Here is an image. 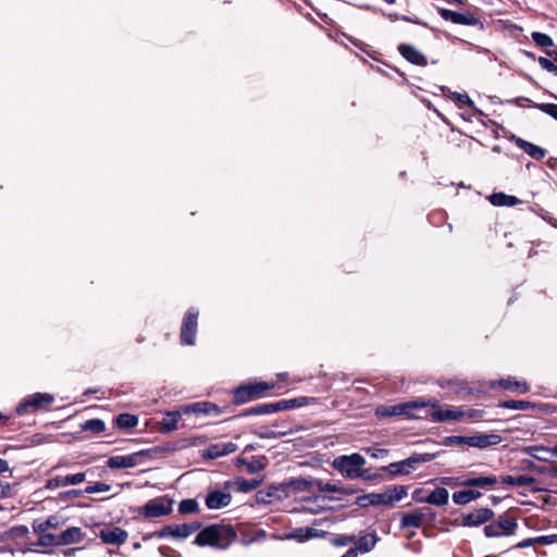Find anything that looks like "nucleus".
I'll list each match as a JSON object with an SVG mask.
<instances>
[{
  "mask_svg": "<svg viewBox=\"0 0 557 557\" xmlns=\"http://www.w3.org/2000/svg\"><path fill=\"white\" fill-rule=\"evenodd\" d=\"M86 474L84 472H78L75 474L65 475V483L67 485H76L85 481Z\"/></svg>",
  "mask_w": 557,
  "mask_h": 557,
  "instance_id": "nucleus-55",
  "label": "nucleus"
},
{
  "mask_svg": "<svg viewBox=\"0 0 557 557\" xmlns=\"http://www.w3.org/2000/svg\"><path fill=\"white\" fill-rule=\"evenodd\" d=\"M255 434L260 438H278L287 434V432H275L270 428H260Z\"/></svg>",
  "mask_w": 557,
  "mask_h": 557,
  "instance_id": "nucleus-47",
  "label": "nucleus"
},
{
  "mask_svg": "<svg viewBox=\"0 0 557 557\" xmlns=\"http://www.w3.org/2000/svg\"><path fill=\"white\" fill-rule=\"evenodd\" d=\"M367 451L370 454L372 458H383L387 455V449L383 448H368Z\"/></svg>",
  "mask_w": 557,
  "mask_h": 557,
  "instance_id": "nucleus-63",
  "label": "nucleus"
},
{
  "mask_svg": "<svg viewBox=\"0 0 557 557\" xmlns=\"http://www.w3.org/2000/svg\"><path fill=\"white\" fill-rule=\"evenodd\" d=\"M317 535V530L312 528H298L287 535V539H295L304 542Z\"/></svg>",
  "mask_w": 557,
  "mask_h": 557,
  "instance_id": "nucleus-41",
  "label": "nucleus"
},
{
  "mask_svg": "<svg viewBox=\"0 0 557 557\" xmlns=\"http://www.w3.org/2000/svg\"><path fill=\"white\" fill-rule=\"evenodd\" d=\"M99 537L106 544L120 545L126 541L127 532L119 527L104 528L100 531Z\"/></svg>",
  "mask_w": 557,
  "mask_h": 557,
  "instance_id": "nucleus-20",
  "label": "nucleus"
},
{
  "mask_svg": "<svg viewBox=\"0 0 557 557\" xmlns=\"http://www.w3.org/2000/svg\"><path fill=\"white\" fill-rule=\"evenodd\" d=\"M54 397L48 393H34L24 398L16 407L18 416H26L30 410H46L53 403Z\"/></svg>",
  "mask_w": 557,
  "mask_h": 557,
  "instance_id": "nucleus-5",
  "label": "nucleus"
},
{
  "mask_svg": "<svg viewBox=\"0 0 557 557\" xmlns=\"http://www.w3.org/2000/svg\"><path fill=\"white\" fill-rule=\"evenodd\" d=\"M482 496V493L475 490H462L453 494V502L457 505H467Z\"/></svg>",
  "mask_w": 557,
  "mask_h": 557,
  "instance_id": "nucleus-30",
  "label": "nucleus"
},
{
  "mask_svg": "<svg viewBox=\"0 0 557 557\" xmlns=\"http://www.w3.org/2000/svg\"><path fill=\"white\" fill-rule=\"evenodd\" d=\"M235 530L227 524H211L199 531L194 540L197 546L226 549L236 540Z\"/></svg>",
  "mask_w": 557,
  "mask_h": 557,
  "instance_id": "nucleus-1",
  "label": "nucleus"
},
{
  "mask_svg": "<svg viewBox=\"0 0 557 557\" xmlns=\"http://www.w3.org/2000/svg\"><path fill=\"white\" fill-rule=\"evenodd\" d=\"M463 417L465 411L456 407L438 408L431 412V420L434 422L457 421Z\"/></svg>",
  "mask_w": 557,
  "mask_h": 557,
  "instance_id": "nucleus-21",
  "label": "nucleus"
},
{
  "mask_svg": "<svg viewBox=\"0 0 557 557\" xmlns=\"http://www.w3.org/2000/svg\"><path fill=\"white\" fill-rule=\"evenodd\" d=\"M83 493H84L83 490H69V491L60 493L59 497L62 500H70V499H73L75 497L83 495Z\"/></svg>",
  "mask_w": 557,
  "mask_h": 557,
  "instance_id": "nucleus-60",
  "label": "nucleus"
},
{
  "mask_svg": "<svg viewBox=\"0 0 557 557\" xmlns=\"http://www.w3.org/2000/svg\"><path fill=\"white\" fill-rule=\"evenodd\" d=\"M532 40L536 46L541 48H549L554 46V41L550 36L541 32H533L531 34Z\"/></svg>",
  "mask_w": 557,
  "mask_h": 557,
  "instance_id": "nucleus-45",
  "label": "nucleus"
},
{
  "mask_svg": "<svg viewBox=\"0 0 557 557\" xmlns=\"http://www.w3.org/2000/svg\"><path fill=\"white\" fill-rule=\"evenodd\" d=\"M201 528L198 521L183 524H169L161 528L157 533V539L173 537L185 540Z\"/></svg>",
  "mask_w": 557,
  "mask_h": 557,
  "instance_id": "nucleus-8",
  "label": "nucleus"
},
{
  "mask_svg": "<svg viewBox=\"0 0 557 557\" xmlns=\"http://www.w3.org/2000/svg\"><path fill=\"white\" fill-rule=\"evenodd\" d=\"M287 485L293 492H310L315 486V480L298 478L290 480Z\"/></svg>",
  "mask_w": 557,
  "mask_h": 557,
  "instance_id": "nucleus-34",
  "label": "nucleus"
},
{
  "mask_svg": "<svg viewBox=\"0 0 557 557\" xmlns=\"http://www.w3.org/2000/svg\"><path fill=\"white\" fill-rule=\"evenodd\" d=\"M81 429L86 432L99 434L106 430V424L101 419H90L85 421Z\"/></svg>",
  "mask_w": 557,
  "mask_h": 557,
  "instance_id": "nucleus-43",
  "label": "nucleus"
},
{
  "mask_svg": "<svg viewBox=\"0 0 557 557\" xmlns=\"http://www.w3.org/2000/svg\"><path fill=\"white\" fill-rule=\"evenodd\" d=\"M333 545L337 547L346 546L350 543H356V536L354 535H338L332 540Z\"/></svg>",
  "mask_w": 557,
  "mask_h": 557,
  "instance_id": "nucleus-53",
  "label": "nucleus"
},
{
  "mask_svg": "<svg viewBox=\"0 0 557 557\" xmlns=\"http://www.w3.org/2000/svg\"><path fill=\"white\" fill-rule=\"evenodd\" d=\"M484 411L480 409H469L465 411V417L468 420H476L483 417Z\"/></svg>",
  "mask_w": 557,
  "mask_h": 557,
  "instance_id": "nucleus-61",
  "label": "nucleus"
},
{
  "mask_svg": "<svg viewBox=\"0 0 557 557\" xmlns=\"http://www.w3.org/2000/svg\"><path fill=\"white\" fill-rule=\"evenodd\" d=\"M9 534H10L11 537H14V539L26 536L28 534V528L25 527V525L13 527L9 531Z\"/></svg>",
  "mask_w": 557,
  "mask_h": 557,
  "instance_id": "nucleus-59",
  "label": "nucleus"
},
{
  "mask_svg": "<svg viewBox=\"0 0 557 557\" xmlns=\"http://www.w3.org/2000/svg\"><path fill=\"white\" fill-rule=\"evenodd\" d=\"M178 512L181 515H191L199 512V504L194 498L183 499L178 504Z\"/></svg>",
  "mask_w": 557,
  "mask_h": 557,
  "instance_id": "nucleus-40",
  "label": "nucleus"
},
{
  "mask_svg": "<svg viewBox=\"0 0 557 557\" xmlns=\"http://www.w3.org/2000/svg\"><path fill=\"white\" fill-rule=\"evenodd\" d=\"M273 385H270L265 382L239 385L233 392V400L237 405L246 404L261 397L264 392L271 389Z\"/></svg>",
  "mask_w": 557,
  "mask_h": 557,
  "instance_id": "nucleus-4",
  "label": "nucleus"
},
{
  "mask_svg": "<svg viewBox=\"0 0 557 557\" xmlns=\"http://www.w3.org/2000/svg\"><path fill=\"white\" fill-rule=\"evenodd\" d=\"M469 436H462V435H450L445 437L444 444L446 446H454V445H468Z\"/></svg>",
  "mask_w": 557,
  "mask_h": 557,
  "instance_id": "nucleus-51",
  "label": "nucleus"
},
{
  "mask_svg": "<svg viewBox=\"0 0 557 557\" xmlns=\"http://www.w3.org/2000/svg\"><path fill=\"white\" fill-rule=\"evenodd\" d=\"M366 465V459L358 453L350 455H341L334 458L332 467L344 478L349 480L358 479L361 468Z\"/></svg>",
  "mask_w": 557,
  "mask_h": 557,
  "instance_id": "nucleus-3",
  "label": "nucleus"
},
{
  "mask_svg": "<svg viewBox=\"0 0 557 557\" xmlns=\"http://www.w3.org/2000/svg\"><path fill=\"white\" fill-rule=\"evenodd\" d=\"M525 453L536 460L548 462L554 457L553 447H545L542 445H534L525 448Z\"/></svg>",
  "mask_w": 557,
  "mask_h": 557,
  "instance_id": "nucleus-25",
  "label": "nucleus"
},
{
  "mask_svg": "<svg viewBox=\"0 0 557 557\" xmlns=\"http://www.w3.org/2000/svg\"><path fill=\"white\" fill-rule=\"evenodd\" d=\"M64 486H66L65 476H61V475L49 479L45 485V487L47 490H55L58 487H64Z\"/></svg>",
  "mask_w": 557,
  "mask_h": 557,
  "instance_id": "nucleus-52",
  "label": "nucleus"
},
{
  "mask_svg": "<svg viewBox=\"0 0 557 557\" xmlns=\"http://www.w3.org/2000/svg\"><path fill=\"white\" fill-rule=\"evenodd\" d=\"M314 488H317L320 492H331V493L349 494V493L354 492V491L349 492L337 484H333L330 482H323L322 480H315Z\"/></svg>",
  "mask_w": 557,
  "mask_h": 557,
  "instance_id": "nucleus-42",
  "label": "nucleus"
},
{
  "mask_svg": "<svg viewBox=\"0 0 557 557\" xmlns=\"http://www.w3.org/2000/svg\"><path fill=\"white\" fill-rule=\"evenodd\" d=\"M199 311L196 308H189L184 315L181 329V342L184 345H194L198 327Z\"/></svg>",
  "mask_w": 557,
  "mask_h": 557,
  "instance_id": "nucleus-10",
  "label": "nucleus"
},
{
  "mask_svg": "<svg viewBox=\"0 0 557 557\" xmlns=\"http://www.w3.org/2000/svg\"><path fill=\"white\" fill-rule=\"evenodd\" d=\"M499 386L509 389V391H519L521 393L528 392V386L525 383H520L518 381L511 380V379H502L498 382Z\"/></svg>",
  "mask_w": 557,
  "mask_h": 557,
  "instance_id": "nucleus-44",
  "label": "nucleus"
},
{
  "mask_svg": "<svg viewBox=\"0 0 557 557\" xmlns=\"http://www.w3.org/2000/svg\"><path fill=\"white\" fill-rule=\"evenodd\" d=\"M181 418L178 412H166L161 421L160 430L162 433H171L177 429V423Z\"/></svg>",
  "mask_w": 557,
  "mask_h": 557,
  "instance_id": "nucleus-35",
  "label": "nucleus"
},
{
  "mask_svg": "<svg viewBox=\"0 0 557 557\" xmlns=\"http://www.w3.org/2000/svg\"><path fill=\"white\" fill-rule=\"evenodd\" d=\"M39 536L36 542H32L30 546L28 547L29 550L36 549L34 546H40V547H51V546H59V539L57 535L52 533H38Z\"/></svg>",
  "mask_w": 557,
  "mask_h": 557,
  "instance_id": "nucleus-33",
  "label": "nucleus"
},
{
  "mask_svg": "<svg viewBox=\"0 0 557 557\" xmlns=\"http://www.w3.org/2000/svg\"><path fill=\"white\" fill-rule=\"evenodd\" d=\"M111 490V486L103 482H96L94 484L88 485L84 493L87 494H94V493H102V492H109Z\"/></svg>",
  "mask_w": 557,
  "mask_h": 557,
  "instance_id": "nucleus-50",
  "label": "nucleus"
},
{
  "mask_svg": "<svg viewBox=\"0 0 557 557\" xmlns=\"http://www.w3.org/2000/svg\"><path fill=\"white\" fill-rule=\"evenodd\" d=\"M556 541H557L556 534L541 535V536L534 537L535 545H550V544H554Z\"/></svg>",
  "mask_w": 557,
  "mask_h": 557,
  "instance_id": "nucleus-57",
  "label": "nucleus"
},
{
  "mask_svg": "<svg viewBox=\"0 0 557 557\" xmlns=\"http://www.w3.org/2000/svg\"><path fill=\"white\" fill-rule=\"evenodd\" d=\"M440 15L445 21H450L454 24L467 26H482V22L478 16L470 12H456L448 9H440Z\"/></svg>",
  "mask_w": 557,
  "mask_h": 557,
  "instance_id": "nucleus-13",
  "label": "nucleus"
},
{
  "mask_svg": "<svg viewBox=\"0 0 557 557\" xmlns=\"http://www.w3.org/2000/svg\"><path fill=\"white\" fill-rule=\"evenodd\" d=\"M510 140L534 160H542L547 154L546 149L535 144H532L525 139H522L518 136L512 135Z\"/></svg>",
  "mask_w": 557,
  "mask_h": 557,
  "instance_id": "nucleus-18",
  "label": "nucleus"
},
{
  "mask_svg": "<svg viewBox=\"0 0 557 557\" xmlns=\"http://www.w3.org/2000/svg\"><path fill=\"white\" fill-rule=\"evenodd\" d=\"M187 412L210 414L211 412H218L219 408L212 403H195L187 407Z\"/></svg>",
  "mask_w": 557,
  "mask_h": 557,
  "instance_id": "nucleus-37",
  "label": "nucleus"
},
{
  "mask_svg": "<svg viewBox=\"0 0 557 557\" xmlns=\"http://www.w3.org/2000/svg\"><path fill=\"white\" fill-rule=\"evenodd\" d=\"M358 479H362L364 481H376V480H381V475L377 473L371 472L370 469H364L362 467L358 474Z\"/></svg>",
  "mask_w": 557,
  "mask_h": 557,
  "instance_id": "nucleus-56",
  "label": "nucleus"
},
{
  "mask_svg": "<svg viewBox=\"0 0 557 557\" xmlns=\"http://www.w3.org/2000/svg\"><path fill=\"white\" fill-rule=\"evenodd\" d=\"M414 499L418 503L430 504L434 506H445L449 499L448 490L445 487H436L432 492H430L425 497H416V493L413 494Z\"/></svg>",
  "mask_w": 557,
  "mask_h": 557,
  "instance_id": "nucleus-22",
  "label": "nucleus"
},
{
  "mask_svg": "<svg viewBox=\"0 0 557 557\" xmlns=\"http://www.w3.org/2000/svg\"><path fill=\"white\" fill-rule=\"evenodd\" d=\"M377 537L374 534H366L357 541V548L361 553H369L376 544Z\"/></svg>",
  "mask_w": 557,
  "mask_h": 557,
  "instance_id": "nucleus-39",
  "label": "nucleus"
},
{
  "mask_svg": "<svg viewBox=\"0 0 557 557\" xmlns=\"http://www.w3.org/2000/svg\"><path fill=\"white\" fill-rule=\"evenodd\" d=\"M494 512L490 508H479L461 517V525L478 527L490 521Z\"/></svg>",
  "mask_w": 557,
  "mask_h": 557,
  "instance_id": "nucleus-15",
  "label": "nucleus"
},
{
  "mask_svg": "<svg viewBox=\"0 0 557 557\" xmlns=\"http://www.w3.org/2000/svg\"><path fill=\"white\" fill-rule=\"evenodd\" d=\"M398 51L408 62L414 65L425 66L428 64L425 55L411 45L400 44Z\"/></svg>",
  "mask_w": 557,
  "mask_h": 557,
  "instance_id": "nucleus-23",
  "label": "nucleus"
},
{
  "mask_svg": "<svg viewBox=\"0 0 557 557\" xmlns=\"http://www.w3.org/2000/svg\"><path fill=\"white\" fill-rule=\"evenodd\" d=\"M499 483V480L496 475H480V476H469L461 482L462 486L466 487H480V488H491L494 485Z\"/></svg>",
  "mask_w": 557,
  "mask_h": 557,
  "instance_id": "nucleus-24",
  "label": "nucleus"
},
{
  "mask_svg": "<svg viewBox=\"0 0 557 557\" xmlns=\"http://www.w3.org/2000/svg\"><path fill=\"white\" fill-rule=\"evenodd\" d=\"M488 200L493 206L497 207H513L521 202L517 197L505 193H494L488 197Z\"/></svg>",
  "mask_w": 557,
  "mask_h": 557,
  "instance_id": "nucleus-28",
  "label": "nucleus"
},
{
  "mask_svg": "<svg viewBox=\"0 0 557 557\" xmlns=\"http://www.w3.org/2000/svg\"><path fill=\"white\" fill-rule=\"evenodd\" d=\"M12 485L10 483L0 482V499L7 498L11 495Z\"/></svg>",
  "mask_w": 557,
  "mask_h": 557,
  "instance_id": "nucleus-62",
  "label": "nucleus"
},
{
  "mask_svg": "<svg viewBox=\"0 0 557 557\" xmlns=\"http://www.w3.org/2000/svg\"><path fill=\"white\" fill-rule=\"evenodd\" d=\"M277 412V409L275 407V403H269V404H259L253 407L245 409L240 416L242 417H249V416H262V414H269Z\"/></svg>",
  "mask_w": 557,
  "mask_h": 557,
  "instance_id": "nucleus-31",
  "label": "nucleus"
},
{
  "mask_svg": "<svg viewBox=\"0 0 557 557\" xmlns=\"http://www.w3.org/2000/svg\"><path fill=\"white\" fill-rule=\"evenodd\" d=\"M172 504L171 499L153 498L145 504L140 512L147 518L168 516L172 512Z\"/></svg>",
  "mask_w": 557,
  "mask_h": 557,
  "instance_id": "nucleus-12",
  "label": "nucleus"
},
{
  "mask_svg": "<svg viewBox=\"0 0 557 557\" xmlns=\"http://www.w3.org/2000/svg\"><path fill=\"white\" fill-rule=\"evenodd\" d=\"M325 497L322 496H312V497H305L301 500V509L302 511L310 512V513H320L325 509L324 505L319 504L320 502H324Z\"/></svg>",
  "mask_w": 557,
  "mask_h": 557,
  "instance_id": "nucleus-29",
  "label": "nucleus"
},
{
  "mask_svg": "<svg viewBox=\"0 0 557 557\" xmlns=\"http://www.w3.org/2000/svg\"><path fill=\"white\" fill-rule=\"evenodd\" d=\"M145 450H140L131 455L124 456H112L107 460V466L110 469H127L133 468L138 465V458L144 456Z\"/></svg>",
  "mask_w": 557,
  "mask_h": 557,
  "instance_id": "nucleus-17",
  "label": "nucleus"
},
{
  "mask_svg": "<svg viewBox=\"0 0 557 557\" xmlns=\"http://www.w3.org/2000/svg\"><path fill=\"white\" fill-rule=\"evenodd\" d=\"M406 496L407 487L404 485H395L391 488H387L383 493H369L360 495L356 498L355 504L361 508L379 505L392 506L395 503L400 502Z\"/></svg>",
  "mask_w": 557,
  "mask_h": 557,
  "instance_id": "nucleus-2",
  "label": "nucleus"
},
{
  "mask_svg": "<svg viewBox=\"0 0 557 557\" xmlns=\"http://www.w3.org/2000/svg\"><path fill=\"white\" fill-rule=\"evenodd\" d=\"M435 518V512L429 507L419 508L412 512L405 513L400 520L403 529L420 528L423 523L432 522Z\"/></svg>",
  "mask_w": 557,
  "mask_h": 557,
  "instance_id": "nucleus-11",
  "label": "nucleus"
},
{
  "mask_svg": "<svg viewBox=\"0 0 557 557\" xmlns=\"http://www.w3.org/2000/svg\"><path fill=\"white\" fill-rule=\"evenodd\" d=\"M537 62L543 70L552 73L554 76L557 77V64H555L554 60L552 61L547 58L539 57Z\"/></svg>",
  "mask_w": 557,
  "mask_h": 557,
  "instance_id": "nucleus-49",
  "label": "nucleus"
},
{
  "mask_svg": "<svg viewBox=\"0 0 557 557\" xmlns=\"http://www.w3.org/2000/svg\"><path fill=\"white\" fill-rule=\"evenodd\" d=\"M308 404V399L306 397H298L293 399H284L275 403V407L277 411L293 409L297 407H301Z\"/></svg>",
  "mask_w": 557,
  "mask_h": 557,
  "instance_id": "nucleus-38",
  "label": "nucleus"
},
{
  "mask_svg": "<svg viewBox=\"0 0 557 557\" xmlns=\"http://www.w3.org/2000/svg\"><path fill=\"white\" fill-rule=\"evenodd\" d=\"M499 480V483L511 485V486H532L536 479L531 475L521 474L518 476L504 475Z\"/></svg>",
  "mask_w": 557,
  "mask_h": 557,
  "instance_id": "nucleus-27",
  "label": "nucleus"
},
{
  "mask_svg": "<svg viewBox=\"0 0 557 557\" xmlns=\"http://www.w3.org/2000/svg\"><path fill=\"white\" fill-rule=\"evenodd\" d=\"M423 406V403L418 401H408L392 406H379L375 409V414L379 418H389L396 416H406L408 418H414V416L411 413V410L422 408Z\"/></svg>",
  "mask_w": 557,
  "mask_h": 557,
  "instance_id": "nucleus-9",
  "label": "nucleus"
},
{
  "mask_svg": "<svg viewBox=\"0 0 557 557\" xmlns=\"http://www.w3.org/2000/svg\"><path fill=\"white\" fill-rule=\"evenodd\" d=\"M499 407L513 410H527L532 407V404L525 400H505L499 404Z\"/></svg>",
  "mask_w": 557,
  "mask_h": 557,
  "instance_id": "nucleus-46",
  "label": "nucleus"
},
{
  "mask_svg": "<svg viewBox=\"0 0 557 557\" xmlns=\"http://www.w3.org/2000/svg\"><path fill=\"white\" fill-rule=\"evenodd\" d=\"M518 528L517 519L508 515H502L496 521L485 525L484 533L487 537H500L515 534Z\"/></svg>",
  "mask_w": 557,
  "mask_h": 557,
  "instance_id": "nucleus-6",
  "label": "nucleus"
},
{
  "mask_svg": "<svg viewBox=\"0 0 557 557\" xmlns=\"http://www.w3.org/2000/svg\"><path fill=\"white\" fill-rule=\"evenodd\" d=\"M115 424L121 430H129L138 424V417L132 413H120L115 418Z\"/></svg>",
  "mask_w": 557,
  "mask_h": 557,
  "instance_id": "nucleus-36",
  "label": "nucleus"
},
{
  "mask_svg": "<svg viewBox=\"0 0 557 557\" xmlns=\"http://www.w3.org/2000/svg\"><path fill=\"white\" fill-rule=\"evenodd\" d=\"M503 437L496 433L475 434L469 436L468 446L484 449L500 444Z\"/></svg>",
  "mask_w": 557,
  "mask_h": 557,
  "instance_id": "nucleus-19",
  "label": "nucleus"
},
{
  "mask_svg": "<svg viewBox=\"0 0 557 557\" xmlns=\"http://www.w3.org/2000/svg\"><path fill=\"white\" fill-rule=\"evenodd\" d=\"M453 96L457 100L459 107H462V106L473 107V101L470 99V97L467 94L454 92Z\"/></svg>",
  "mask_w": 557,
  "mask_h": 557,
  "instance_id": "nucleus-58",
  "label": "nucleus"
},
{
  "mask_svg": "<svg viewBox=\"0 0 557 557\" xmlns=\"http://www.w3.org/2000/svg\"><path fill=\"white\" fill-rule=\"evenodd\" d=\"M434 458L432 454H419L410 456L409 458L392 462L387 467H384L383 470H386L392 475H401L409 474L416 469V465L419 462H429Z\"/></svg>",
  "mask_w": 557,
  "mask_h": 557,
  "instance_id": "nucleus-7",
  "label": "nucleus"
},
{
  "mask_svg": "<svg viewBox=\"0 0 557 557\" xmlns=\"http://www.w3.org/2000/svg\"><path fill=\"white\" fill-rule=\"evenodd\" d=\"M247 468L250 473H253L260 471L262 469V465L260 461L255 460L252 462H249Z\"/></svg>",
  "mask_w": 557,
  "mask_h": 557,
  "instance_id": "nucleus-64",
  "label": "nucleus"
},
{
  "mask_svg": "<svg viewBox=\"0 0 557 557\" xmlns=\"http://www.w3.org/2000/svg\"><path fill=\"white\" fill-rule=\"evenodd\" d=\"M542 112L550 115L557 121V104L555 103H541L536 106Z\"/></svg>",
  "mask_w": 557,
  "mask_h": 557,
  "instance_id": "nucleus-54",
  "label": "nucleus"
},
{
  "mask_svg": "<svg viewBox=\"0 0 557 557\" xmlns=\"http://www.w3.org/2000/svg\"><path fill=\"white\" fill-rule=\"evenodd\" d=\"M237 484H238V491L248 493V492L256 490L259 486V481H257L255 479H252V480L239 479L237 481Z\"/></svg>",
  "mask_w": 557,
  "mask_h": 557,
  "instance_id": "nucleus-48",
  "label": "nucleus"
},
{
  "mask_svg": "<svg viewBox=\"0 0 557 557\" xmlns=\"http://www.w3.org/2000/svg\"><path fill=\"white\" fill-rule=\"evenodd\" d=\"M59 545H67L78 543L83 539L82 529L78 527H71L58 535Z\"/></svg>",
  "mask_w": 557,
  "mask_h": 557,
  "instance_id": "nucleus-26",
  "label": "nucleus"
},
{
  "mask_svg": "<svg viewBox=\"0 0 557 557\" xmlns=\"http://www.w3.org/2000/svg\"><path fill=\"white\" fill-rule=\"evenodd\" d=\"M232 502V495L227 490L209 491L205 504L211 510L227 507Z\"/></svg>",
  "mask_w": 557,
  "mask_h": 557,
  "instance_id": "nucleus-14",
  "label": "nucleus"
},
{
  "mask_svg": "<svg viewBox=\"0 0 557 557\" xmlns=\"http://www.w3.org/2000/svg\"><path fill=\"white\" fill-rule=\"evenodd\" d=\"M237 449V445L233 442H220L209 445L203 451L202 457L205 459H216L234 453Z\"/></svg>",
  "mask_w": 557,
  "mask_h": 557,
  "instance_id": "nucleus-16",
  "label": "nucleus"
},
{
  "mask_svg": "<svg viewBox=\"0 0 557 557\" xmlns=\"http://www.w3.org/2000/svg\"><path fill=\"white\" fill-rule=\"evenodd\" d=\"M33 530L35 533H44L49 529H57L59 527V519L50 516L45 520L36 519L33 521Z\"/></svg>",
  "mask_w": 557,
  "mask_h": 557,
  "instance_id": "nucleus-32",
  "label": "nucleus"
}]
</instances>
